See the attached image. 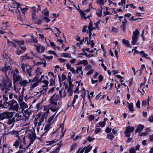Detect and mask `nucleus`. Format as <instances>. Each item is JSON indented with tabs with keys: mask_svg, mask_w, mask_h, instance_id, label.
Here are the masks:
<instances>
[{
	"mask_svg": "<svg viewBox=\"0 0 153 153\" xmlns=\"http://www.w3.org/2000/svg\"><path fill=\"white\" fill-rule=\"evenodd\" d=\"M144 126L141 124H139L137 126V128L135 130V133L138 132L140 133L141 131L143 129Z\"/></svg>",
	"mask_w": 153,
	"mask_h": 153,
	"instance_id": "nucleus-27",
	"label": "nucleus"
},
{
	"mask_svg": "<svg viewBox=\"0 0 153 153\" xmlns=\"http://www.w3.org/2000/svg\"><path fill=\"white\" fill-rule=\"evenodd\" d=\"M123 43L127 47H129L130 46V43L128 40H126L123 39L122 41Z\"/></svg>",
	"mask_w": 153,
	"mask_h": 153,
	"instance_id": "nucleus-46",
	"label": "nucleus"
},
{
	"mask_svg": "<svg viewBox=\"0 0 153 153\" xmlns=\"http://www.w3.org/2000/svg\"><path fill=\"white\" fill-rule=\"evenodd\" d=\"M76 143H73L71 146L70 149V152H71L73 151V150L75 149L76 147Z\"/></svg>",
	"mask_w": 153,
	"mask_h": 153,
	"instance_id": "nucleus-44",
	"label": "nucleus"
},
{
	"mask_svg": "<svg viewBox=\"0 0 153 153\" xmlns=\"http://www.w3.org/2000/svg\"><path fill=\"white\" fill-rule=\"evenodd\" d=\"M32 20L35 24L38 25H40L43 20V17L42 16L40 15L37 17L36 16L35 19H32Z\"/></svg>",
	"mask_w": 153,
	"mask_h": 153,
	"instance_id": "nucleus-14",
	"label": "nucleus"
},
{
	"mask_svg": "<svg viewBox=\"0 0 153 153\" xmlns=\"http://www.w3.org/2000/svg\"><path fill=\"white\" fill-rule=\"evenodd\" d=\"M42 13L45 16H49V11L46 8H45L42 11Z\"/></svg>",
	"mask_w": 153,
	"mask_h": 153,
	"instance_id": "nucleus-37",
	"label": "nucleus"
},
{
	"mask_svg": "<svg viewBox=\"0 0 153 153\" xmlns=\"http://www.w3.org/2000/svg\"><path fill=\"white\" fill-rule=\"evenodd\" d=\"M134 129L133 127L128 126L126 128V130L125 132V136L127 137H129L130 136V133L132 132Z\"/></svg>",
	"mask_w": 153,
	"mask_h": 153,
	"instance_id": "nucleus-12",
	"label": "nucleus"
},
{
	"mask_svg": "<svg viewBox=\"0 0 153 153\" xmlns=\"http://www.w3.org/2000/svg\"><path fill=\"white\" fill-rule=\"evenodd\" d=\"M1 88L2 91H3V99L4 100L5 102L8 100V95L9 94V91L10 89L7 87L6 85V82H2L0 84Z\"/></svg>",
	"mask_w": 153,
	"mask_h": 153,
	"instance_id": "nucleus-2",
	"label": "nucleus"
},
{
	"mask_svg": "<svg viewBox=\"0 0 153 153\" xmlns=\"http://www.w3.org/2000/svg\"><path fill=\"white\" fill-rule=\"evenodd\" d=\"M1 70L3 72H5L6 76H7V74H9L10 72L11 73L12 72L10 66H7L6 64L5 65L4 67L2 68Z\"/></svg>",
	"mask_w": 153,
	"mask_h": 153,
	"instance_id": "nucleus-13",
	"label": "nucleus"
},
{
	"mask_svg": "<svg viewBox=\"0 0 153 153\" xmlns=\"http://www.w3.org/2000/svg\"><path fill=\"white\" fill-rule=\"evenodd\" d=\"M15 120V119L14 117H13L11 119H9L7 122V123L9 125H12V126H13L14 124Z\"/></svg>",
	"mask_w": 153,
	"mask_h": 153,
	"instance_id": "nucleus-29",
	"label": "nucleus"
},
{
	"mask_svg": "<svg viewBox=\"0 0 153 153\" xmlns=\"http://www.w3.org/2000/svg\"><path fill=\"white\" fill-rule=\"evenodd\" d=\"M127 103L128 104V107L129 111L131 112L133 111H134L133 108V103H131L129 104V103L128 102Z\"/></svg>",
	"mask_w": 153,
	"mask_h": 153,
	"instance_id": "nucleus-39",
	"label": "nucleus"
},
{
	"mask_svg": "<svg viewBox=\"0 0 153 153\" xmlns=\"http://www.w3.org/2000/svg\"><path fill=\"white\" fill-rule=\"evenodd\" d=\"M26 71L25 72L26 74H28L29 77V78L32 75L31 74L32 72V68L30 66H27V68L26 69Z\"/></svg>",
	"mask_w": 153,
	"mask_h": 153,
	"instance_id": "nucleus-26",
	"label": "nucleus"
},
{
	"mask_svg": "<svg viewBox=\"0 0 153 153\" xmlns=\"http://www.w3.org/2000/svg\"><path fill=\"white\" fill-rule=\"evenodd\" d=\"M40 81L43 83L45 85H48L49 82L47 80L44 79L42 80V79H40Z\"/></svg>",
	"mask_w": 153,
	"mask_h": 153,
	"instance_id": "nucleus-52",
	"label": "nucleus"
},
{
	"mask_svg": "<svg viewBox=\"0 0 153 153\" xmlns=\"http://www.w3.org/2000/svg\"><path fill=\"white\" fill-rule=\"evenodd\" d=\"M13 77L14 83L16 82H17L19 81L20 80H21L22 79L20 76L16 75L15 74H13Z\"/></svg>",
	"mask_w": 153,
	"mask_h": 153,
	"instance_id": "nucleus-24",
	"label": "nucleus"
},
{
	"mask_svg": "<svg viewBox=\"0 0 153 153\" xmlns=\"http://www.w3.org/2000/svg\"><path fill=\"white\" fill-rule=\"evenodd\" d=\"M2 150V153H11L13 152V150L6 143L3 144Z\"/></svg>",
	"mask_w": 153,
	"mask_h": 153,
	"instance_id": "nucleus-7",
	"label": "nucleus"
},
{
	"mask_svg": "<svg viewBox=\"0 0 153 153\" xmlns=\"http://www.w3.org/2000/svg\"><path fill=\"white\" fill-rule=\"evenodd\" d=\"M21 139L19 138L18 140H16L13 144V146L15 147L16 148H18L20 144V141H21Z\"/></svg>",
	"mask_w": 153,
	"mask_h": 153,
	"instance_id": "nucleus-32",
	"label": "nucleus"
},
{
	"mask_svg": "<svg viewBox=\"0 0 153 153\" xmlns=\"http://www.w3.org/2000/svg\"><path fill=\"white\" fill-rule=\"evenodd\" d=\"M23 95H21L19 92L17 93V94L14 95V98L16 99L19 102H21L23 99Z\"/></svg>",
	"mask_w": 153,
	"mask_h": 153,
	"instance_id": "nucleus-16",
	"label": "nucleus"
},
{
	"mask_svg": "<svg viewBox=\"0 0 153 153\" xmlns=\"http://www.w3.org/2000/svg\"><path fill=\"white\" fill-rule=\"evenodd\" d=\"M55 79H53L51 78V79L50 80V85L51 86H52L55 84Z\"/></svg>",
	"mask_w": 153,
	"mask_h": 153,
	"instance_id": "nucleus-49",
	"label": "nucleus"
},
{
	"mask_svg": "<svg viewBox=\"0 0 153 153\" xmlns=\"http://www.w3.org/2000/svg\"><path fill=\"white\" fill-rule=\"evenodd\" d=\"M101 130L102 129L101 128L97 127L96 128L94 131L95 134H97L99 133L100 132H101Z\"/></svg>",
	"mask_w": 153,
	"mask_h": 153,
	"instance_id": "nucleus-53",
	"label": "nucleus"
},
{
	"mask_svg": "<svg viewBox=\"0 0 153 153\" xmlns=\"http://www.w3.org/2000/svg\"><path fill=\"white\" fill-rule=\"evenodd\" d=\"M80 15L82 18L84 19H86L89 17V15H88V13H87V11L85 10L84 12L81 11L80 12Z\"/></svg>",
	"mask_w": 153,
	"mask_h": 153,
	"instance_id": "nucleus-20",
	"label": "nucleus"
},
{
	"mask_svg": "<svg viewBox=\"0 0 153 153\" xmlns=\"http://www.w3.org/2000/svg\"><path fill=\"white\" fill-rule=\"evenodd\" d=\"M7 22L2 23V26L1 27V29L5 31H8V32L9 26L7 25Z\"/></svg>",
	"mask_w": 153,
	"mask_h": 153,
	"instance_id": "nucleus-22",
	"label": "nucleus"
},
{
	"mask_svg": "<svg viewBox=\"0 0 153 153\" xmlns=\"http://www.w3.org/2000/svg\"><path fill=\"white\" fill-rule=\"evenodd\" d=\"M15 119L16 118V121L20 120H22L25 121L27 122V123H25L24 126H27L29 125L30 124V123L29 121L28 118L26 117L23 114L21 113H16L15 115Z\"/></svg>",
	"mask_w": 153,
	"mask_h": 153,
	"instance_id": "nucleus-4",
	"label": "nucleus"
},
{
	"mask_svg": "<svg viewBox=\"0 0 153 153\" xmlns=\"http://www.w3.org/2000/svg\"><path fill=\"white\" fill-rule=\"evenodd\" d=\"M56 115L55 113H54L49 117L47 121L48 123L49 124V125H51L52 124L53 121V119Z\"/></svg>",
	"mask_w": 153,
	"mask_h": 153,
	"instance_id": "nucleus-25",
	"label": "nucleus"
},
{
	"mask_svg": "<svg viewBox=\"0 0 153 153\" xmlns=\"http://www.w3.org/2000/svg\"><path fill=\"white\" fill-rule=\"evenodd\" d=\"M20 108L22 109V111L25 109L27 108L28 107L27 105L24 102H22L20 104Z\"/></svg>",
	"mask_w": 153,
	"mask_h": 153,
	"instance_id": "nucleus-28",
	"label": "nucleus"
},
{
	"mask_svg": "<svg viewBox=\"0 0 153 153\" xmlns=\"http://www.w3.org/2000/svg\"><path fill=\"white\" fill-rule=\"evenodd\" d=\"M25 133L26 134H28V136L30 140V143L28 146L26 147V148H27L33 143V142L35 139L36 136L34 129L27 131Z\"/></svg>",
	"mask_w": 153,
	"mask_h": 153,
	"instance_id": "nucleus-3",
	"label": "nucleus"
},
{
	"mask_svg": "<svg viewBox=\"0 0 153 153\" xmlns=\"http://www.w3.org/2000/svg\"><path fill=\"white\" fill-rule=\"evenodd\" d=\"M65 89L64 88H62L59 91V93L61 97H64L66 96V94L65 93Z\"/></svg>",
	"mask_w": 153,
	"mask_h": 153,
	"instance_id": "nucleus-31",
	"label": "nucleus"
},
{
	"mask_svg": "<svg viewBox=\"0 0 153 153\" xmlns=\"http://www.w3.org/2000/svg\"><path fill=\"white\" fill-rule=\"evenodd\" d=\"M129 153H136V151L135 149L133 147L131 148L129 150Z\"/></svg>",
	"mask_w": 153,
	"mask_h": 153,
	"instance_id": "nucleus-64",
	"label": "nucleus"
},
{
	"mask_svg": "<svg viewBox=\"0 0 153 153\" xmlns=\"http://www.w3.org/2000/svg\"><path fill=\"white\" fill-rule=\"evenodd\" d=\"M12 115L11 113L4 112L0 114V120H2L4 119L10 118L12 117Z\"/></svg>",
	"mask_w": 153,
	"mask_h": 153,
	"instance_id": "nucleus-10",
	"label": "nucleus"
},
{
	"mask_svg": "<svg viewBox=\"0 0 153 153\" xmlns=\"http://www.w3.org/2000/svg\"><path fill=\"white\" fill-rule=\"evenodd\" d=\"M107 120V119L106 118H104L102 122L99 123V126H100L101 127H103L105 126L106 123V121Z\"/></svg>",
	"mask_w": 153,
	"mask_h": 153,
	"instance_id": "nucleus-34",
	"label": "nucleus"
},
{
	"mask_svg": "<svg viewBox=\"0 0 153 153\" xmlns=\"http://www.w3.org/2000/svg\"><path fill=\"white\" fill-rule=\"evenodd\" d=\"M149 134V132L147 131H145V132L140 134V136H145Z\"/></svg>",
	"mask_w": 153,
	"mask_h": 153,
	"instance_id": "nucleus-56",
	"label": "nucleus"
},
{
	"mask_svg": "<svg viewBox=\"0 0 153 153\" xmlns=\"http://www.w3.org/2000/svg\"><path fill=\"white\" fill-rule=\"evenodd\" d=\"M8 45L9 46H12L14 47H16V45L13 42L10 41L8 39L7 41Z\"/></svg>",
	"mask_w": 153,
	"mask_h": 153,
	"instance_id": "nucleus-42",
	"label": "nucleus"
},
{
	"mask_svg": "<svg viewBox=\"0 0 153 153\" xmlns=\"http://www.w3.org/2000/svg\"><path fill=\"white\" fill-rule=\"evenodd\" d=\"M39 82L38 81H36V82H34L31 85V89H33L34 88L36 87L39 84Z\"/></svg>",
	"mask_w": 153,
	"mask_h": 153,
	"instance_id": "nucleus-45",
	"label": "nucleus"
},
{
	"mask_svg": "<svg viewBox=\"0 0 153 153\" xmlns=\"http://www.w3.org/2000/svg\"><path fill=\"white\" fill-rule=\"evenodd\" d=\"M96 13L98 16L99 17L101 16L102 15V9H97Z\"/></svg>",
	"mask_w": 153,
	"mask_h": 153,
	"instance_id": "nucleus-35",
	"label": "nucleus"
},
{
	"mask_svg": "<svg viewBox=\"0 0 153 153\" xmlns=\"http://www.w3.org/2000/svg\"><path fill=\"white\" fill-rule=\"evenodd\" d=\"M6 82V85L9 88V87L12 85V81L8 78L7 76L6 77V79L4 80L2 82Z\"/></svg>",
	"mask_w": 153,
	"mask_h": 153,
	"instance_id": "nucleus-21",
	"label": "nucleus"
},
{
	"mask_svg": "<svg viewBox=\"0 0 153 153\" xmlns=\"http://www.w3.org/2000/svg\"><path fill=\"white\" fill-rule=\"evenodd\" d=\"M31 81V79H29L28 81L25 79H21L20 81V84L21 85L23 86V87H25L27 85V84L30 82Z\"/></svg>",
	"mask_w": 153,
	"mask_h": 153,
	"instance_id": "nucleus-18",
	"label": "nucleus"
},
{
	"mask_svg": "<svg viewBox=\"0 0 153 153\" xmlns=\"http://www.w3.org/2000/svg\"><path fill=\"white\" fill-rule=\"evenodd\" d=\"M78 98V95H75L73 98V101L72 102V105L73 107H74V104L75 103L76 100Z\"/></svg>",
	"mask_w": 153,
	"mask_h": 153,
	"instance_id": "nucleus-47",
	"label": "nucleus"
},
{
	"mask_svg": "<svg viewBox=\"0 0 153 153\" xmlns=\"http://www.w3.org/2000/svg\"><path fill=\"white\" fill-rule=\"evenodd\" d=\"M85 148V147L83 149H82L81 150V148H79L77 152L76 153H83L84 151Z\"/></svg>",
	"mask_w": 153,
	"mask_h": 153,
	"instance_id": "nucleus-57",
	"label": "nucleus"
},
{
	"mask_svg": "<svg viewBox=\"0 0 153 153\" xmlns=\"http://www.w3.org/2000/svg\"><path fill=\"white\" fill-rule=\"evenodd\" d=\"M13 3L11 6H10V7L11 8H15L16 6V4H17V2L14 1V0L12 1Z\"/></svg>",
	"mask_w": 153,
	"mask_h": 153,
	"instance_id": "nucleus-58",
	"label": "nucleus"
},
{
	"mask_svg": "<svg viewBox=\"0 0 153 153\" xmlns=\"http://www.w3.org/2000/svg\"><path fill=\"white\" fill-rule=\"evenodd\" d=\"M145 70V65H142L141 66V68L139 70V71H140V75L142 74V73L143 71L144 70Z\"/></svg>",
	"mask_w": 153,
	"mask_h": 153,
	"instance_id": "nucleus-50",
	"label": "nucleus"
},
{
	"mask_svg": "<svg viewBox=\"0 0 153 153\" xmlns=\"http://www.w3.org/2000/svg\"><path fill=\"white\" fill-rule=\"evenodd\" d=\"M28 37L29 38V40H27L26 41V42L29 43L32 42L37 44L38 42V40L36 38H34L33 37L31 36H28Z\"/></svg>",
	"mask_w": 153,
	"mask_h": 153,
	"instance_id": "nucleus-17",
	"label": "nucleus"
},
{
	"mask_svg": "<svg viewBox=\"0 0 153 153\" xmlns=\"http://www.w3.org/2000/svg\"><path fill=\"white\" fill-rule=\"evenodd\" d=\"M114 137L113 135L112 134L110 133L107 134L106 138L107 139H109L111 141L112 140Z\"/></svg>",
	"mask_w": 153,
	"mask_h": 153,
	"instance_id": "nucleus-48",
	"label": "nucleus"
},
{
	"mask_svg": "<svg viewBox=\"0 0 153 153\" xmlns=\"http://www.w3.org/2000/svg\"><path fill=\"white\" fill-rule=\"evenodd\" d=\"M86 67H85V70L86 71H88V70H91V69L92 67L91 66L89 65H86Z\"/></svg>",
	"mask_w": 153,
	"mask_h": 153,
	"instance_id": "nucleus-60",
	"label": "nucleus"
},
{
	"mask_svg": "<svg viewBox=\"0 0 153 153\" xmlns=\"http://www.w3.org/2000/svg\"><path fill=\"white\" fill-rule=\"evenodd\" d=\"M60 56L61 57L67 58H71L72 57L71 54L68 53H62L61 54Z\"/></svg>",
	"mask_w": 153,
	"mask_h": 153,
	"instance_id": "nucleus-30",
	"label": "nucleus"
},
{
	"mask_svg": "<svg viewBox=\"0 0 153 153\" xmlns=\"http://www.w3.org/2000/svg\"><path fill=\"white\" fill-rule=\"evenodd\" d=\"M43 111L42 116L45 118V119H46L48 114H49V109L48 108L47 106H45L44 107Z\"/></svg>",
	"mask_w": 153,
	"mask_h": 153,
	"instance_id": "nucleus-15",
	"label": "nucleus"
},
{
	"mask_svg": "<svg viewBox=\"0 0 153 153\" xmlns=\"http://www.w3.org/2000/svg\"><path fill=\"white\" fill-rule=\"evenodd\" d=\"M90 22L89 23V25L88 27V30H87V32L89 33V42H88V44H90L91 45V47L93 48L94 46V40H91V32L93 30L96 28H98V25L100 23V22L99 21H97L96 23H94L95 26L94 27L91 21V20H90Z\"/></svg>",
	"mask_w": 153,
	"mask_h": 153,
	"instance_id": "nucleus-1",
	"label": "nucleus"
},
{
	"mask_svg": "<svg viewBox=\"0 0 153 153\" xmlns=\"http://www.w3.org/2000/svg\"><path fill=\"white\" fill-rule=\"evenodd\" d=\"M59 81L61 82H63L65 79H66V77L64 75V74H62L60 77L59 76Z\"/></svg>",
	"mask_w": 153,
	"mask_h": 153,
	"instance_id": "nucleus-40",
	"label": "nucleus"
},
{
	"mask_svg": "<svg viewBox=\"0 0 153 153\" xmlns=\"http://www.w3.org/2000/svg\"><path fill=\"white\" fill-rule=\"evenodd\" d=\"M94 71V69L91 70L89 71L86 74V75L87 76L90 75L92 74Z\"/></svg>",
	"mask_w": 153,
	"mask_h": 153,
	"instance_id": "nucleus-63",
	"label": "nucleus"
},
{
	"mask_svg": "<svg viewBox=\"0 0 153 153\" xmlns=\"http://www.w3.org/2000/svg\"><path fill=\"white\" fill-rule=\"evenodd\" d=\"M139 33V31L137 30H135V31L133 32L131 42L133 45L135 44L137 42V36Z\"/></svg>",
	"mask_w": 153,
	"mask_h": 153,
	"instance_id": "nucleus-11",
	"label": "nucleus"
},
{
	"mask_svg": "<svg viewBox=\"0 0 153 153\" xmlns=\"http://www.w3.org/2000/svg\"><path fill=\"white\" fill-rule=\"evenodd\" d=\"M36 51L39 53H43L45 51V47L39 43L34 45Z\"/></svg>",
	"mask_w": 153,
	"mask_h": 153,
	"instance_id": "nucleus-9",
	"label": "nucleus"
},
{
	"mask_svg": "<svg viewBox=\"0 0 153 153\" xmlns=\"http://www.w3.org/2000/svg\"><path fill=\"white\" fill-rule=\"evenodd\" d=\"M51 124H49L48 123V124L45 126V130L46 131L44 133H45L46 131H48L49 130V129L50 128V126Z\"/></svg>",
	"mask_w": 153,
	"mask_h": 153,
	"instance_id": "nucleus-51",
	"label": "nucleus"
},
{
	"mask_svg": "<svg viewBox=\"0 0 153 153\" xmlns=\"http://www.w3.org/2000/svg\"><path fill=\"white\" fill-rule=\"evenodd\" d=\"M57 140L56 139H55L52 141H49V143L48 144L49 145H51L53 144L54 143H55L57 141Z\"/></svg>",
	"mask_w": 153,
	"mask_h": 153,
	"instance_id": "nucleus-62",
	"label": "nucleus"
},
{
	"mask_svg": "<svg viewBox=\"0 0 153 153\" xmlns=\"http://www.w3.org/2000/svg\"><path fill=\"white\" fill-rule=\"evenodd\" d=\"M59 98L58 94H53L49 99V104H57V101Z\"/></svg>",
	"mask_w": 153,
	"mask_h": 153,
	"instance_id": "nucleus-8",
	"label": "nucleus"
},
{
	"mask_svg": "<svg viewBox=\"0 0 153 153\" xmlns=\"http://www.w3.org/2000/svg\"><path fill=\"white\" fill-rule=\"evenodd\" d=\"M18 134V132L17 131H15V130H13L12 131L8 132L6 134L7 135H8V134H11V135H16V134Z\"/></svg>",
	"mask_w": 153,
	"mask_h": 153,
	"instance_id": "nucleus-41",
	"label": "nucleus"
},
{
	"mask_svg": "<svg viewBox=\"0 0 153 153\" xmlns=\"http://www.w3.org/2000/svg\"><path fill=\"white\" fill-rule=\"evenodd\" d=\"M82 91V93L81 96L82 98H83V100L84 101L85 100V96L86 94L85 90L84 88H83Z\"/></svg>",
	"mask_w": 153,
	"mask_h": 153,
	"instance_id": "nucleus-43",
	"label": "nucleus"
},
{
	"mask_svg": "<svg viewBox=\"0 0 153 153\" xmlns=\"http://www.w3.org/2000/svg\"><path fill=\"white\" fill-rule=\"evenodd\" d=\"M140 53L143 55V56L147 58L148 56V55L147 54L145 53L143 51H142L140 52Z\"/></svg>",
	"mask_w": 153,
	"mask_h": 153,
	"instance_id": "nucleus-59",
	"label": "nucleus"
},
{
	"mask_svg": "<svg viewBox=\"0 0 153 153\" xmlns=\"http://www.w3.org/2000/svg\"><path fill=\"white\" fill-rule=\"evenodd\" d=\"M92 149V146L88 145L86 147H85V153H88Z\"/></svg>",
	"mask_w": 153,
	"mask_h": 153,
	"instance_id": "nucleus-38",
	"label": "nucleus"
},
{
	"mask_svg": "<svg viewBox=\"0 0 153 153\" xmlns=\"http://www.w3.org/2000/svg\"><path fill=\"white\" fill-rule=\"evenodd\" d=\"M29 65H24V64H23L22 65L21 68L22 69L23 71L24 72L25 71V69H26L27 68V66H29Z\"/></svg>",
	"mask_w": 153,
	"mask_h": 153,
	"instance_id": "nucleus-55",
	"label": "nucleus"
},
{
	"mask_svg": "<svg viewBox=\"0 0 153 153\" xmlns=\"http://www.w3.org/2000/svg\"><path fill=\"white\" fill-rule=\"evenodd\" d=\"M45 88L43 89L40 88L38 90L39 91L37 92L38 94H39L40 95L45 94L47 91Z\"/></svg>",
	"mask_w": 153,
	"mask_h": 153,
	"instance_id": "nucleus-33",
	"label": "nucleus"
},
{
	"mask_svg": "<svg viewBox=\"0 0 153 153\" xmlns=\"http://www.w3.org/2000/svg\"><path fill=\"white\" fill-rule=\"evenodd\" d=\"M104 16H106V15H111L112 13H111L108 10V9L106 8V10L104 11L103 12Z\"/></svg>",
	"mask_w": 153,
	"mask_h": 153,
	"instance_id": "nucleus-54",
	"label": "nucleus"
},
{
	"mask_svg": "<svg viewBox=\"0 0 153 153\" xmlns=\"http://www.w3.org/2000/svg\"><path fill=\"white\" fill-rule=\"evenodd\" d=\"M42 70L41 68H37L35 72L36 74V77H39V75L42 74Z\"/></svg>",
	"mask_w": 153,
	"mask_h": 153,
	"instance_id": "nucleus-23",
	"label": "nucleus"
},
{
	"mask_svg": "<svg viewBox=\"0 0 153 153\" xmlns=\"http://www.w3.org/2000/svg\"><path fill=\"white\" fill-rule=\"evenodd\" d=\"M8 103V106L10 110L18 111L19 106L16 101L12 100L9 102Z\"/></svg>",
	"mask_w": 153,
	"mask_h": 153,
	"instance_id": "nucleus-5",
	"label": "nucleus"
},
{
	"mask_svg": "<svg viewBox=\"0 0 153 153\" xmlns=\"http://www.w3.org/2000/svg\"><path fill=\"white\" fill-rule=\"evenodd\" d=\"M14 42L16 43L17 44L19 45H24V40H22L20 41L16 39L15 40Z\"/></svg>",
	"mask_w": 153,
	"mask_h": 153,
	"instance_id": "nucleus-36",
	"label": "nucleus"
},
{
	"mask_svg": "<svg viewBox=\"0 0 153 153\" xmlns=\"http://www.w3.org/2000/svg\"><path fill=\"white\" fill-rule=\"evenodd\" d=\"M49 108L48 109H49V110H50L51 111L54 113H55L56 114L61 107V105H58L57 104H49Z\"/></svg>",
	"mask_w": 153,
	"mask_h": 153,
	"instance_id": "nucleus-6",
	"label": "nucleus"
},
{
	"mask_svg": "<svg viewBox=\"0 0 153 153\" xmlns=\"http://www.w3.org/2000/svg\"><path fill=\"white\" fill-rule=\"evenodd\" d=\"M54 90L55 89L54 87L52 88L50 90L48 91V93L49 94H52L54 91Z\"/></svg>",
	"mask_w": 153,
	"mask_h": 153,
	"instance_id": "nucleus-61",
	"label": "nucleus"
},
{
	"mask_svg": "<svg viewBox=\"0 0 153 153\" xmlns=\"http://www.w3.org/2000/svg\"><path fill=\"white\" fill-rule=\"evenodd\" d=\"M82 67H78L75 70V74H78L79 72H80L79 77L80 76L81 78L83 75V71L82 70Z\"/></svg>",
	"mask_w": 153,
	"mask_h": 153,
	"instance_id": "nucleus-19",
	"label": "nucleus"
}]
</instances>
